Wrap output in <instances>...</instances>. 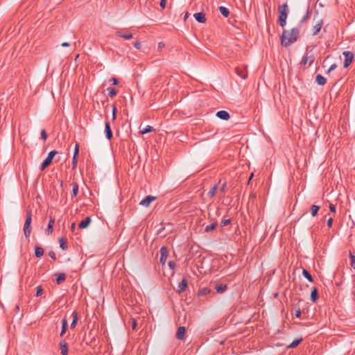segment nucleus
I'll return each instance as SVG.
<instances>
[{
  "instance_id": "nucleus-1",
  "label": "nucleus",
  "mask_w": 355,
  "mask_h": 355,
  "mask_svg": "<svg viewBox=\"0 0 355 355\" xmlns=\"http://www.w3.org/2000/svg\"><path fill=\"white\" fill-rule=\"evenodd\" d=\"M300 35V30L293 28L291 31L284 30L281 36V44L284 46H288L297 40Z\"/></svg>"
},
{
  "instance_id": "nucleus-2",
  "label": "nucleus",
  "mask_w": 355,
  "mask_h": 355,
  "mask_svg": "<svg viewBox=\"0 0 355 355\" xmlns=\"http://www.w3.org/2000/svg\"><path fill=\"white\" fill-rule=\"evenodd\" d=\"M278 23L281 27H284L286 24V19L288 14V6L287 3L279 6L278 7Z\"/></svg>"
},
{
  "instance_id": "nucleus-3",
  "label": "nucleus",
  "mask_w": 355,
  "mask_h": 355,
  "mask_svg": "<svg viewBox=\"0 0 355 355\" xmlns=\"http://www.w3.org/2000/svg\"><path fill=\"white\" fill-rule=\"evenodd\" d=\"M32 222V213L31 211L29 210L26 213V218L25 220V223L24 225V233L26 237H28L30 236L31 228V225Z\"/></svg>"
},
{
  "instance_id": "nucleus-4",
  "label": "nucleus",
  "mask_w": 355,
  "mask_h": 355,
  "mask_svg": "<svg viewBox=\"0 0 355 355\" xmlns=\"http://www.w3.org/2000/svg\"><path fill=\"white\" fill-rule=\"evenodd\" d=\"M58 152L55 150H51L44 162L42 163L40 166V171H44L46 167H48L52 162V160L55 155H56Z\"/></svg>"
},
{
  "instance_id": "nucleus-5",
  "label": "nucleus",
  "mask_w": 355,
  "mask_h": 355,
  "mask_svg": "<svg viewBox=\"0 0 355 355\" xmlns=\"http://www.w3.org/2000/svg\"><path fill=\"white\" fill-rule=\"evenodd\" d=\"M343 54L345 57L344 67L346 68L352 63L354 59V53L351 51H344Z\"/></svg>"
},
{
  "instance_id": "nucleus-6",
  "label": "nucleus",
  "mask_w": 355,
  "mask_h": 355,
  "mask_svg": "<svg viewBox=\"0 0 355 355\" xmlns=\"http://www.w3.org/2000/svg\"><path fill=\"white\" fill-rule=\"evenodd\" d=\"M236 73L241 77L242 79L245 80L248 77V72L246 69V67H236L235 68Z\"/></svg>"
},
{
  "instance_id": "nucleus-7",
  "label": "nucleus",
  "mask_w": 355,
  "mask_h": 355,
  "mask_svg": "<svg viewBox=\"0 0 355 355\" xmlns=\"http://www.w3.org/2000/svg\"><path fill=\"white\" fill-rule=\"evenodd\" d=\"M168 257V250L166 247L163 246L160 249V259L159 261L162 265H164Z\"/></svg>"
},
{
  "instance_id": "nucleus-8",
  "label": "nucleus",
  "mask_w": 355,
  "mask_h": 355,
  "mask_svg": "<svg viewBox=\"0 0 355 355\" xmlns=\"http://www.w3.org/2000/svg\"><path fill=\"white\" fill-rule=\"evenodd\" d=\"M105 137L108 140H110L112 138L113 134L109 121H106L105 123Z\"/></svg>"
},
{
  "instance_id": "nucleus-9",
  "label": "nucleus",
  "mask_w": 355,
  "mask_h": 355,
  "mask_svg": "<svg viewBox=\"0 0 355 355\" xmlns=\"http://www.w3.org/2000/svg\"><path fill=\"white\" fill-rule=\"evenodd\" d=\"M155 200V197L152 196H147L144 199H143L139 205L148 207L150 204Z\"/></svg>"
},
{
  "instance_id": "nucleus-10",
  "label": "nucleus",
  "mask_w": 355,
  "mask_h": 355,
  "mask_svg": "<svg viewBox=\"0 0 355 355\" xmlns=\"http://www.w3.org/2000/svg\"><path fill=\"white\" fill-rule=\"evenodd\" d=\"M216 116L218 118L225 121H227L230 117V114L225 110H220L217 112Z\"/></svg>"
},
{
  "instance_id": "nucleus-11",
  "label": "nucleus",
  "mask_w": 355,
  "mask_h": 355,
  "mask_svg": "<svg viewBox=\"0 0 355 355\" xmlns=\"http://www.w3.org/2000/svg\"><path fill=\"white\" fill-rule=\"evenodd\" d=\"M193 17L196 19V20L197 21H198L199 23L203 24V23L206 22L207 19L205 17V14L204 12H200L195 13L193 15Z\"/></svg>"
},
{
  "instance_id": "nucleus-12",
  "label": "nucleus",
  "mask_w": 355,
  "mask_h": 355,
  "mask_svg": "<svg viewBox=\"0 0 355 355\" xmlns=\"http://www.w3.org/2000/svg\"><path fill=\"white\" fill-rule=\"evenodd\" d=\"M186 328L184 327H179L177 329L175 336L178 340H183L184 338Z\"/></svg>"
},
{
  "instance_id": "nucleus-13",
  "label": "nucleus",
  "mask_w": 355,
  "mask_h": 355,
  "mask_svg": "<svg viewBox=\"0 0 355 355\" xmlns=\"http://www.w3.org/2000/svg\"><path fill=\"white\" fill-rule=\"evenodd\" d=\"M211 294L214 295V292L209 288H202L198 291L199 296H207Z\"/></svg>"
},
{
  "instance_id": "nucleus-14",
  "label": "nucleus",
  "mask_w": 355,
  "mask_h": 355,
  "mask_svg": "<svg viewBox=\"0 0 355 355\" xmlns=\"http://www.w3.org/2000/svg\"><path fill=\"white\" fill-rule=\"evenodd\" d=\"M92 219L91 217L87 216L85 220L80 222L78 225V227L80 229H85L87 228L89 224L91 223Z\"/></svg>"
},
{
  "instance_id": "nucleus-15",
  "label": "nucleus",
  "mask_w": 355,
  "mask_h": 355,
  "mask_svg": "<svg viewBox=\"0 0 355 355\" xmlns=\"http://www.w3.org/2000/svg\"><path fill=\"white\" fill-rule=\"evenodd\" d=\"M60 349L62 355H67L68 354V345L64 340L60 342Z\"/></svg>"
},
{
  "instance_id": "nucleus-16",
  "label": "nucleus",
  "mask_w": 355,
  "mask_h": 355,
  "mask_svg": "<svg viewBox=\"0 0 355 355\" xmlns=\"http://www.w3.org/2000/svg\"><path fill=\"white\" fill-rule=\"evenodd\" d=\"M187 287V279L184 278L178 284V292L182 293L185 291V289Z\"/></svg>"
},
{
  "instance_id": "nucleus-17",
  "label": "nucleus",
  "mask_w": 355,
  "mask_h": 355,
  "mask_svg": "<svg viewBox=\"0 0 355 355\" xmlns=\"http://www.w3.org/2000/svg\"><path fill=\"white\" fill-rule=\"evenodd\" d=\"M116 36L122 37L126 40H130L133 38V35L130 33H121L120 31H117L115 33Z\"/></svg>"
},
{
  "instance_id": "nucleus-18",
  "label": "nucleus",
  "mask_w": 355,
  "mask_h": 355,
  "mask_svg": "<svg viewBox=\"0 0 355 355\" xmlns=\"http://www.w3.org/2000/svg\"><path fill=\"white\" fill-rule=\"evenodd\" d=\"M55 223V219L52 217H50V220L47 226V228L46 230V233L49 235L53 232V227Z\"/></svg>"
},
{
  "instance_id": "nucleus-19",
  "label": "nucleus",
  "mask_w": 355,
  "mask_h": 355,
  "mask_svg": "<svg viewBox=\"0 0 355 355\" xmlns=\"http://www.w3.org/2000/svg\"><path fill=\"white\" fill-rule=\"evenodd\" d=\"M215 289L218 293H223L227 289V286L226 284H218L216 285Z\"/></svg>"
},
{
  "instance_id": "nucleus-20",
  "label": "nucleus",
  "mask_w": 355,
  "mask_h": 355,
  "mask_svg": "<svg viewBox=\"0 0 355 355\" xmlns=\"http://www.w3.org/2000/svg\"><path fill=\"white\" fill-rule=\"evenodd\" d=\"M67 327H68L67 320L65 318H64L62 320V330H61V332H60V336L61 337L63 336L64 334L66 333Z\"/></svg>"
},
{
  "instance_id": "nucleus-21",
  "label": "nucleus",
  "mask_w": 355,
  "mask_h": 355,
  "mask_svg": "<svg viewBox=\"0 0 355 355\" xmlns=\"http://www.w3.org/2000/svg\"><path fill=\"white\" fill-rule=\"evenodd\" d=\"M316 83L319 85H324L327 83V79L321 74H318L316 76Z\"/></svg>"
},
{
  "instance_id": "nucleus-22",
  "label": "nucleus",
  "mask_w": 355,
  "mask_h": 355,
  "mask_svg": "<svg viewBox=\"0 0 355 355\" xmlns=\"http://www.w3.org/2000/svg\"><path fill=\"white\" fill-rule=\"evenodd\" d=\"M311 300L315 302L318 300V289L314 287L311 293Z\"/></svg>"
},
{
  "instance_id": "nucleus-23",
  "label": "nucleus",
  "mask_w": 355,
  "mask_h": 355,
  "mask_svg": "<svg viewBox=\"0 0 355 355\" xmlns=\"http://www.w3.org/2000/svg\"><path fill=\"white\" fill-rule=\"evenodd\" d=\"M313 61L314 60L313 58L306 55L302 58L301 64H306L309 62V65L311 66L313 64Z\"/></svg>"
},
{
  "instance_id": "nucleus-24",
  "label": "nucleus",
  "mask_w": 355,
  "mask_h": 355,
  "mask_svg": "<svg viewBox=\"0 0 355 355\" xmlns=\"http://www.w3.org/2000/svg\"><path fill=\"white\" fill-rule=\"evenodd\" d=\"M72 317H73V320H72V322L71 323V328H74L77 324L78 320V315L76 311H73Z\"/></svg>"
},
{
  "instance_id": "nucleus-25",
  "label": "nucleus",
  "mask_w": 355,
  "mask_h": 355,
  "mask_svg": "<svg viewBox=\"0 0 355 355\" xmlns=\"http://www.w3.org/2000/svg\"><path fill=\"white\" fill-rule=\"evenodd\" d=\"M44 254V250L42 248L39 246L35 247V255L36 257L39 258L43 256Z\"/></svg>"
},
{
  "instance_id": "nucleus-26",
  "label": "nucleus",
  "mask_w": 355,
  "mask_h": 355,
  "mask_svg": "<svg viewBox=\"0 0 355 355\" xmlns=\"http://www.w3.org/2000/svg\"><path fill=\"white\" fill-rule=\"evenodd\" d=\"M322 23V21L316 24L313 28V35H316L321 30Z\"/></svg>"
},
{
  "instance_id": "nucleus-27",
  "label": "nucleus",
  "mask_w": 355,
  "mask_h": 355,
  "mask_svg": "<svg viewBox=\"0 0 355 355\" xmlns=\"http://www.w3.org/2000/svg\"><path fill=\"white\" fill-rule=\"evenodd\" d=\"M72 187H73V189H72L71 197L74 198V197L77 196V195H78L79 186L77 182H73Z\"/></svg>"
},
{
  "instance_id": "nucleus-28",
  "label": "nucleus",
  "mask_w": 355,
  "mask_h": 355,
  "mask_svg": "<svg viewBox=\"0 0 355 355\" xmlns=\"http://www.w3.org/2000/svg\"><path fill=\"white\" fill-rule=\"evenodd\" d=\"M320 207L318 205H313L311 207V214L312 216H315L318 215V212L320 210Z\"/></svg>"
},
{
  "instance_id": "nucleus-29",
  "label": "nucleus",
  "mask_w": 355,
  "mask_h": 355,
  "mask_svg": "<svg viewBox=\"0 0 355 355\" xmlns=\"http://www.w3.org/2000/svg\"><path fill=\"white\" fill-rule=\"evenodd\" d=\"M302 275L309 282H313V279L311 275L306 269H303Z\"/></svg>"
},
{
  "instance_id": "nucleus-30",
  "label": "nucleus",
  "mask_w": 355,
  "mask_h": 355,
  "mask_svg": "<svg viewBox=\"0 0 355 355\" xmlns=\"http://www.w3.org/2000/svg\"><path fill=\"white\" fill-rule=\"evenodd\" d=\"M155 130L150 125H147L144 128L140 130V133L142 135H145L151 132L155 131Z\"/></svg>"
},
{
  "instance_id": "nucleus-31",
  "label": "nucleus",
  "mask_w": 355,
  "mask_h": 355,
  "mask_svg": "<svg viewBox=\"0 0 355 355\" xmlns=\"http://www.w3.org/2000/svg\"><path fill=\"white\" fill-rule=\"evenodd\" d=\"M218 184H214L212 188L209 190V191L208 192V196L210 197V198H213L215 195H216V191L218 189Z\"/></svg>"
},
{
  "instance_id": "nucleus-32",
  "label": "nucleus",
  "mask_w": 355,
  "mask_h": 355,
  "mask_svg": "<svg viewBox=\"0 0 355 355\" xmlns=\"http://www.w3.org/2000/svg\"><path fill=\"white\" fill-rule=\"evenodd\" d=\"M60 246L63 250H65L67 249V240L62 237L59 239Z\"/></svg>"
},
{
  "instance_id": "nucleus-33",
  "label": "nucleus",
  "mask_w": 355,
  "mask_h": 355,
  "mask_svg": "<svg viewBox=\"0 0 355 355\" xmlns=\"http://www.w3.org/2000/svg\"><path fill=\"white\" fill-rule=\"evenodd\" d=\"M219 10L220 12V13L225 17H227L230 15V11L228 10V8H227L226 7H224V6H220L219 7Z\"/></svg>"
},
{
  "instance_id": "nucleus-34",
  "label": "nucleus",
  "mask_w": 355,
  "mask_h": 355,
  "mask_svg": "<svg viewBox=\"0 0 355 355\" xmlns=\"http://www.w3.org/2000/svg\"><path fill=\"white\" fill-rule=\"evenodd\" d=\"M311 10L309 8L306 14L300 20V24H303L304 22H305L311 17Z\"/></svg>"
},
{
  "instance_id": "nucleus-35",
  "label": "nucleus",
  "mask_w": 355,
  "mask_h": 355,
  "mask_svg": "<svg viewBox=\"0 0 355 355\" xmlns=\"http://www.w3.org/2000/svg\"><path fill=\"white\" fill-rule=\"evenodd\" d=\"M217 225H218L217 221L213 222L211 225H207L205 227V232H209L212 231L213 230H214L216 227Z\"/></svg>"
},
{
  "instance_id": "nucleus-36",
  "label": "nucleus",
  "mask_w": 355,
  "mask_h": 355,
  "mask_svg": "<svg viewBox=\"0 0 355 355\" xmlns=\"http://www.w3.org/2000/svg\"><path fill=\"white\" fill-rule=\"evenodd\" d=\"M66 279V275L64 273H60L58 275V277L56 279V283L58 284H60L62 283Z\"/></svg>"
},
{
  "instance_id": "nucleus-37",
  "label": "nucleus",
  "mask_w": 355,
  "mask_h": 355,
  "mask_svg": "<svg viewBox=\"0 0 355 355\" xmlns=\"http://www.w3.org/2000/svg\"><path fill=\"white\" fill-rule=\"evenodd\" d=\"M302 341V338L297 339L293 340L288 346L290 348H295Z\"/></svg>"
},
{
  "instance_id": "nucleus-38",
  "label": "nucleus",
  "mask_w": 355,
  "mask_h": 355,
  "mask_svg": "<svg viewBox=\"0 0 355 355\" xmlns=\"http://www.w3.org/2000/svg\"><path fill=\"white\" fill-rule=\"evenodd\" d=\"M107 90L108 91L109 96L110 97H114L117 94V91L114 87H108Z\"/></svg>"
},
{
  "instance_id": "nucleus-39",
  "label": "nucleus",
  "mask_w": 355,
  "mask_h": 355,
  "mask_svg": "<svg viewBox=\"0 0 355 355\" xmlns=\"http://www.w3.org/2000/svg\"><path fill=\"white\" fill-rule=\"evenodd\" d=\"M116 112H117V110H116V105L113 104L112 105V120L113 121H114L116 118Z\"/></svg>"
},
{
  "instance_id": "nucleus-40",
  "label": "nucleus",
  "mask_w": 355,
  "mask_h": 355,
  "mask_svg": "<svg viewBox=\"0 0 355 355\" xmlns=\"http://www.w3.org/2000/svg\"><path fill=\"white\" fill-rule=\"evenodd\" d=\"M351 267L355 269V255L350 253Z\"/></svg>"
},
{
  "instance_id": "nucleus-41",
  "label": "nucleus",
  "mask_w": 355,
  "mask_h": 355,
  "mask_svg": "<svg viewBox=\"0 0 355 355\" xmlns=\"http://www.w3.org/2000/svg\"><path fill=\"white\" fill-rule=\"evenodd\" d=\"M231 220L230 219H224L221 221L220 225L221 227H225L230 224Z\"/></svg>"
},
{
  "instance_id": "nucleus-42",
  "label": "nucleus",
  "mask_w": 355,
  "mask_h": 355,
  "mask_svg": "<svg viewBox=\"0 0 355 355\" xmlns=\"http://www.w3.org/2000/svg\"><path fill=\"white\" fill-rule=\"evenodd\" d=\"M43 293V288L41 286L36 288V296H40Z\"/></svg>"
},
{
  "instance_id": "nucleus-43",
  "label": "nucleus",
  "mask_w": 355,
  "mask_h": 355,
  "mask_svg": "<svg viewBox=\"0 0 355 355\" xmlns=\"http://www.w3.org/2000/svg\"><path fill=\"white\" fill-rule=\"evenodd\" d=\"M77 163H78V157L73 156L72 168L73 169L76 168Z\"/></svg>"
},
{
  "instance_id": "nucleus-44",
  "label": "nucleus",
  "mask_w": 355,
  "mask_h": 355,
  "mask_svg": "<svg viewBox=\"0 0 355 355\" xmlns=\"http://www.w3.org/2000/svg\"><path fill=\"white\" fill-rule=\"evenodd\" d=\"M78 154H79V146H78V144H76V146H75V149H74L73 156L78 157Z\"/></svg>"
},
{
  "instance_id": "nucleus-45",
  "label": "nucleus",
  "mask_w": 355,
  "mask_h": 355,
  "mask_svg": "<svg viewBox=\"0 0 355 355\" xmlns=\"http://www.w3.org/2000/svg\"><path fill=\"white\" fill-rule=\"evenodd\" d=\"M41 138L43 139L44 140H46L47 138V134L44 129L42 130L41 131Z\"/></svg>"
},
{
  "instance_id": "nucleus-46",
  "label": "nucleus",
  "mask_w": 355,
  "mask_h": 355,
  "mask_svg": "<svg viewBox=\"0 0 355 355\" xmlns=\"http://www.w3.org/2000/svg\"><path fill=\"white\" fill-rule=\"evenodd\" d=\"M133 46L137 49H140L141 47V44L140 43L139 41H136L133 43Z\"/></svg>"
},
{
  "instance_id": "nucleus-47",
  "label": "nucleus",
  "mask_w": 355,
  "mask_h": 355,
  "mask_svg": "<svg viewBox=\"0 0 355 355\" xmlns=\"http://www.w3.org/2000/svg\"><path fill=\"white\" fill-rule=\"evenodd\" d=\"M168 265L170 267V268L172 270H173L176 266L175 263L173 261H168Z\"/></svg>"
},
{
  "instance_id": "nucleus-48",
  "label": "nucleus",
  "mask_w": 355,
  "mask_h": 355,
  "mask_svg": "<svg viewBox=\"0 0 355 355\" xmlns=\"http://www.w3.org/2000/svg\"><path fill=\"white\" fill-rule=\"evenodd\" d=\"M337 67V64H333L331 65V67H329V69H328V71H327V73H330L331 71H334V69H336V68Z\"/></svg>"
},
{
  "instance_id": "nucleus-49",
  "label": "nucleus",
  "mask_w": 355,
  "mask_h": 355,
  "mask_svg": "<svg viewBox=\"0 0 355 355\" xmlns=\"http://www.w3.org/2000/svg\"><path fill=\"white\" fill-rule=\"evenodd\" d=\"M226 187H227V182H225L223 185L221 186V187L220 188V191L222 192V193H225V191H226Z\"/></svg>"
},
{
  "instance_id": "nucleus-50",
  "label": "nucleus",
  "mask_w": 355,
  "mask_h": 355,
  "mask_svg": "<svg viewBox=\"0 0 355 355\" xmlns=\"http://www.w3.org/2000/svg\"><path fill=\"white\" fill-rule=\"evenodd\" d=\"M110 82L112 83V85H116L119 83L117 78H116L114 77L111 78Z\"/></svg>"
},
{
  "instance_id": "nucleus-51",
  "label": "nucleus",
  "mask_w": 355,
  "mask_h": 355,
  "mask_svg": "<svg viewBox=\"0 0 355 355\" xmlns=\"http://www.w3.org/2000/svg\"><path fill=\"white\" fill-rule=\"evenodd\" d=\"M166 0H161L160 1V7L164 9L166 7Z\"/></svg>"
},
{
  "instance_id": "nucleus-52",
  "label": "nucleus",
  "mask_w": 355,
  "mask_h": 355,
  "mask_svg": "<svg viewBox=\"0 0 355 355\" xmlns=\"http://www.w3.org/2000/svg\"><path fill=\"white\" fill-rule=\"evenodd\" d=\"M333 223V218L331 217L327 220V225L329 227H331L332 226Z\"/></svg>"
},
{
  "instance_id": "nucleus-53",
  "label": "nucleus",
  "mask_w": 355,
  "mask_h": 355,
  "mask_svg": "<svg viewBox=\"0 0 355 355\" xmlns=\"http://www.w3.org/2000/svg\"><path fill=\"white\" fill-rule=\"evenodd\" d=\"M49 256L51 259H56V255H55V253L53 252V251H51L49 252Z\"/></svg>"
},
{
  "instance_id": "nucleus-54",
  "label": "nucleus",
  "mask_w": 355,
  "mask_h": 355,
  "mask_svg": "<svg viewBox=\"0 0 355 355\" xmlns=\"http://www.w3.org/2000/svg\"><path fill=\"white\" fill-rule=\"evenodd\" d=\"M329 209L331 212H336V207L333 204L329 205Z\"/></svg>"
},
{
  "instance_id": "nucleus-55",
  "label": "nucleus",
  "mask_w": 355,
  "mask_h": 355,
  "mask_svg": "<svg viewBox=\"0 0 355 355\" xmlns=\"http://www.w3.org/2000/svg\"><path fill=\"white\" fill-rule=\"evenodd\" d=\"M295 316H296L297 318H300V315H301V311H300V309H297V310L295 311Z\"/></svg>"
},
{
  "instance_id": "nucleus-56",
  "label": "nucleus",
  "mask_w": 355,
  "mask_h": 355,
  "mask_svg": "<svg viewBox=\"0 0 355 355\" xmlns=\"http://www.w3.org/2000/svg\"><path fill=\"white\" fill-rule=\"evenodd\" d=\"M76 230V223H73L71 225V232H74Z\"/></svg>"
},
{
  "instance_id": "nucleus-57",
  "label": "nucleus",
  "mask_w": 355,
  "mask_h": 355,
  "mask_svg": "<svg viewBox=\"0 0 355 355\" xmlns=\"http://www.w3.org/2000/svg\"><path fill=\"white\" fill-rule=\"evenodd\" d=\"M62 46L63 47H68L70 46V44L68 43V42H63L62 44H61Z\"/></svg>"
},
{
  "instance_id": "nucleus-58",
  "label": "nucleus",
  "mask_w": 355,
  "mask_h": 355,
  "mask_svg": "<svg viewBox=\"0 0 355 355\" xmlns=\"http://www.w3.org/2000/svg\"><path fill=\"white\" fill-rule=\"evenodd\" d=\"M136 326H137L136 321H135V320H133V322H132V329H135Z\"/></svg>"
},
{
  "instance_id": "nucleus-59",
  "label": "nucleus",
  "mask_w": 355,
  "mask_h": 355,
  "mask_svg": "<svg viewBox=\"0 0 355 355\" xmlns=\"http://www.w3.org/2000/svg\"><path fill=\"white\" fill-rule=\"evenodd\" d=\"M253 176H254V173H251V175H250V176L249 178V180H248V184H250V182L251 180L252 179Z\"/></svg>"
},
{
  "instance_id": "nucleus-60",
  "label": "nucleus",
  "mask_w": 355,
  "mask_h": 355,
  "mask_svg": "<svg viewBox=\"0 0 355 355\" xmlns=\"http://www.w3.org/2000/svg\"><path fill=\"white\" fill-rule=\"evenodd\" d=\"M189 13L188 12H187L184 15V20H186L189 17Z\"/></svg>"
},
{
  "instance_id": "nucleus-61",
  "label": "nucleus",
  "mask_w": 355,
  "mask_h": 355,
  "mask_svg": "<svg viewBox=\"0 0 355 355\" xmlns=\"http://www.w3.org/2000/svg\"><path fill=\"white\" fill-rule=\"evenodd\" d=\"M162 46H164V44L162 43V42H159V44H158V47L159 48H162Z\"/></svg>"
}]
</instances>
